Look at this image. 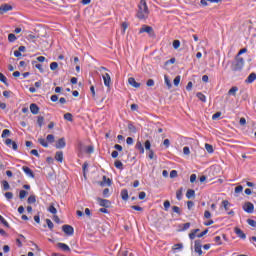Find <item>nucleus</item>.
Instances as JSON below:
<instances>
[{
    "label": "nucleus",
    "mask_w": 256,
    "mask_h": 256,
    "mask_svg": "<svg viewBox=\"0 0 256 256\" xmlns=\"http://www.w3.org/2000/svg\"><path fill=\"white\" fill-rule=\"evenodd\" d=\"M137 7L138 10L136 12V17L139 19V21H147L151 13L149 11V6L147 5V0H140Z\"/></svg>",
    "instance_id": "1"
},
{
    "label": "nucleus",
    "mask_w": 256,
    "mask_h": 256,
    "mask_svg": "<svg viewBox=\"0 0 256 256\" xmlns=\"http://www.w3.org/2000/svg\"><path fill=\"white\" fill-rule=\"evenodd\" d=\"M243 67H245V59L241 56H236L232 64V71H242Z\"/></svg>",
    "instance_id": "2"
},
{
    "label": "nucleus",
    "mask_w": 256,
    "mask_h": 256,
    "mask_svg": "<svg viewBox=\"0 0 256 256\" xmlns=\"http://www.w3.org/2000/svg\"><path fill=\"white\" fill-rule=\"evenodd\" d=\"M203 244H201V240H195L194 241V251L197 253V255L201 256L203 255Z\"/></svg>",
    "instance_id": "3"
},
{
    "label": "nucleus",
    "mask_w": 256,
    "mask_h": 256,
    "mask_svg": "<svg viewBox=\"0 0 256 256\" xmlns=\"http://www.w3.org/2000/svg\"><path fill=\"white\" fill-rule=\"evenodd\" d=\"M62 231L65 233V235H68L69 237H71L75 233V229L73 228V226L67 224L62 226Z\"/></svg>",
    "instance_id": "4"
},
{
    "label": "nucleus",
    "mask_w": 256,
    "mask_h": 256,
    "mask_svg": "<svg viewBox=\"0 0 256 256\" xmlns=\"http://www.w3.org/2000/svg\"><path fill=\"white\" fill-rule=\"evenodd\" d=\"M243 210L246 213H253V211H255V205H253L251 202H246L243 206Z\"/></svg>",
    "instance_id": "5"
},
{
    "label": "nucleus",
    "mask_w": 256,
    "mask_h": 256,
    "mask_svg": "<svg viewBox=\"0 0 256 256\" xmlns=\"http://www.w3.org/2000/svg\"><path fill=\"white\" fill-rule=\"evenodd\" d=\"M97 202L99 203L100 207H105L106 209L111 207V201L107 199L97 198Z\"/></svg>",
    "instance_id": "6"
},
{
    "label": "nucleus",
    "mask_w": 256,
    "mask_h": 256,
    "mask_svg": "<svg viewBox=\"0 0 256 256\" xmlns=\"http://www.w3.org/2000/svg\"><path fill=\"white\" fill-rule=\"evenodd\" d=\"M8 11H13V6L9 4H4L0 6V15L7 13Z\"/></svg>",
    "instance_id": "7"
},
{
    "label": "nucleus",
    "mask_w": 256,
    "mask_h": 256,
    "mask_svg": "<svg viewBox=\"0 0 256 256\" xmlns=\"http://www.w3.org/2000/svg\"><path fill=\"white\" fill-rule=\"evenodd\" d=\"M98 184H99L100 187H106V185L108 187H111V179L107 178V176H103L102 181L98 182Z\"/></svg>",
    "instance_id": "8"
},
{
    "label": "nucleus",
    "mask_w": 256,
    "mask_h": 256,
    "mask_svg": "<svg viewBox=\"0 0 256 256\" xmlns=\"http://www.w3.org/2000/svg\"><path fill=\"white\" fill-rule=\"evenodd\" d=\"M102 78H103L105 87H111V75H109V73H104L102 75Z\"/></svg>",
    "instance_id": "9"
},
{
    "label": "nucleus",
    "mask_w": 256,
    "mask_h": 256,
    "mask_svg": "<svg viewBox=\"0 0 256 256\" xmlns=\"http://www.w3.org/2000/svg\"><path fill=\"white\" fill-rule=\"evenodd\" d=\"M139 33H148V35H151V33H153V27L148 25H142V27L139 30Z\"/></svg>",
    "instance_id": "10"
},
{
    "label": "nucleus",
    "mask_w": 256,
    "mask_h": 256,
    "mask_svg": "<svg viewBox=\"0 0 256 256\" xmlns=\"http://www.w3.org/2000/svg\"><path fill=\"white\" fill-rule=\"evenodd\" d=\"M5 145H7V147H12V149L14 151H17V149H18L17 142H15V141H13V140H11L9 138H7L5 140Z\"/></svg>",
    "instance_id": "11"
},
{
    "label": "nucleus",
    "mask_w": 256,
    "mask_h": 256,
    "mask_svg": "<svg viewBox=\"0 0 256 256\" xmlns=\"http://www.w3.org/2000/svg\"><path fill=\"white\" fill-rule=\"evenodd\" d=\"M22 170L28 177H30L31 179H35V173H33V170H31V168L23 166Z\"/></svg>",
    "instance_id": "12"
},
{
    "label": "nucleus",
    "mask_w": 256,
    "mask_h": 256,
    "mask_svg": "<svg viewBox=\"0 0 256 256\" xmlns=\"http://www.w3.org/2000/svg\"><path fill=\"white\" fill-rule=\"evenodd\" d=\"M67 145V142H65V138H60L57 142H56V149H65Z\"/></svg>",
    "instance_id": "13"
},
{
    "label": "nucleus",
    "mask_w": 256,
    "mask_h": 256,
    "mask_svg": "<svg viewBox=\"0 0 256 256\" xmlns=\"http://www.w3.org/2000/svg\"><path fill=\"white\" fill-rule=\"evenodd\" d=\"M128 83H129V85H131V86L134 87L135 89H139V87H141V83L137 82V81L135 80V78H133V77H130V78L128 79Z\"/></svg>",
    "instance_id": "14"
},
{
    "label": "nucleus",
    "mask_w": 256,
    "mask_h": 256,
    "mask_svg": "<svg viewBox=\"0 0 256 256\" xmlns=\"http://www.w3.org/2000/svg\"><path fill=\"white\" fill-rule=\"evenodd\" d=\"M234 233L240 238V239H247V235L241 230L240 228H235Z\"/></svg>",
    "instance_id": "15"
},
{
    "label": "nucleus",
    "mask_w": 256,
    "mask_h": 256,
    "mask_svg": "<svg viewBox=\"0 0 256 256\" xmlns=\"http://www.w3.org/2000/svg\"><path fill=\"white\" fill-rule=\"evenodd\" d=\"M30 111L32 115H38L39 114V106L37 104L32 103L30 104Z\"/></svg>",
    "instance_id": "16"
},
{
    "label": "nucleus",
    "mask_w": 256,
    "mask_h": 256,
    "mask_svg": "<svg viewBox=\"0 0 256 256\" xmlns=\"http://www.w3.org/2000/svg\"><path fill=\"white\" fill-rule=\"evenodd\" d=\"M199 231H201L199 228L191 230V232L189 233V239L193 241L197 237V235H199Z\"/></svg>",
    "instance_id": "17"
},
{
    "label": "nucleus",
    "mask_w": 256,
    "mask_h": 256,
    "mask_svg": "<svg viewBox=\"0 0 256 256\" xmlns=\"http://www.w3.org/2000/svg\"><path fill=\"white\" fill-rule=\"evenodd\" d=\"M256 81V73H251L247 79L245 80V83L251 84L254 83Z\"/></svg>",
    "instance_id": "18"
},
{
    "label": "nucleus",
    "mask_w": 256,
    "mask_h": 256,
    "mask_svg": "<svg viewBox=\"0 0 256 256\" xmlns=\"http://www.w3.org/2000/svg\"><path fill=\"white\" fill-rule=\"evenodd\" d=\"M55 160L59 163H63V151L56 152Z\"/></svg>",
    "instance_id": "19"
},
{
    "label": "nucleus",
    "mask_w": 256,
    "mask_h": 256,
    "mask_svg": "<svg viewBox=\"0 0 256 256\" xmlns=\"http://www.w3.org/2000/svg\"><path fill=\"white\" fill-rule=\"evenodd\" d=\"M58 247L59 249H62V251H71V248L69 247V245L65 244V243H58Z\"/></svg>",
    "instance_id": "20"
},
{
    "label": "nucleus",
    "mask_w": 256,
    "mask_h": 256,
    "mask_svg": "<svg viewBox=\"0 0 256 256\" xmlns=\"http://www.w3.org/2000/svg\"><path fill=\"white\" fill-rule=\"evenodd\" d=\"M237 91H239V88L237 86H233L229 91L228 95H232L233 97H236Z\"/></svg>",
    "instance_id": "21"
},
{
    "label": "nucleus",
    "mask_w": 256,
    "mask_h": 256,
    "mask_svg": "<svg viewBox=\"0 0 256 256\" xmlns=\"http://www.w3.org/2000/svg\"><path fill=\"white\" fill-rule=\"evenodd\" d=\"M27 203H28L29 205H33L34 203H37V196H35V195H30V196L28 197Z\"/></svg>",
    "instance_id": "22"
},
{
    "label": "nucleus",
    "mask_w": 256,
    "mask_h": 256,
    "mask_svg": "<svg viewBox=\"0 0 256 256\" xmlns=\"http://www.w3.org/2000/svg\"><path fill=\"white\" fill-rule=\"evenodd\" d=\"M121 197L123 201H127V199H129V191H127V189H123L121 191Z\"/></svg>",
    "instance_id": "23"
},
{
    "label": "nucleus",
    "mask_w": 256,
    "mask_h": 256,
    "mask_svg": "<svg viewBox=\"0 0 256 256\" xmlns=\"http://www.w3.org/2000/svg\"><path fill=\"white\" fill-rule=\"evenodd\" d=\"M118 256H133V252H129V250H121L118 252Z\"/></svg>",
    "instance_id": "24"
},
{
    "label": "nucleus",
    "mask_w": 256,
    "mask_h": 256,
    "mask_svg": "<svg viewBox=\"0 0 256 256\" xmlns=\"http://www.w3.org/2000/svg\"><path fill=\"white\" fill-rule=\"evenodd\" d=\"M136 149H137L141 154L145 153V148L143 147V144H142L141 142H139V141L136 143Z\"/></svg>",
    "instance_id": "25"
},
{
    "label": "nucleus",
    "mask_w": 256,
    "mask_h": 256,
    "mask_svg": "<svg viewBox=\"0 0 256 256\" xmlns=\"http://www.w3.org/2000/svg\"><path fill=\"white\" fill-rule=\"evenodd\" d=\"M196 96L198 97V99H199L200 101H202V103H206V102H207V97H206L203 93L198 92V93L196 94Z\"/></svg>",
    "instance_id": "26"
},
{
    "label": "nucleus",
    "mask_w": 256,
    "mask_h": 256,
    "mask_svg": "<svg viewBox=\"0 0 256 256\" xmlns=\"http://www.w3.org/2000/svg\"><path fill=\"white\" fill-rule=\"evenodd\" d=\"M186 197H187V199H191L192 197H195V190H193V189L187 190Z\"/></svg>",
    "instance_id": "27"
},
{
    "label": "nucleus",
    "mask_w": 256,
    "mask_h": 256,
    "mask_svg": "<svg viewBox=\"0 0 256 256\" xmlns=\"http://www.w3.org/2000/svg\"><path fill=\"white\" fill-rule=\"evenodd\" d=\"M38 143H40L42 147H45V148L49 147V143L47 142V140H45V138H39Z\"/></svg>",
    "instance_id": "28"
},
{
    "label": "nucleus",
    "mask_w": 256,
    "mask_h": 256,
    "mask_svg": "<svg viewBox=\"0 0 256 256\" xmlns=\"http://www.w3.org/2000/svg\"><path fill=\"white\" fill-rule=\"evenodd\" d=\"M9 135H11V130H9V129H4V130L2 131L1 137H2V139H5V138L9 137Z\"/></svg>",
    "instance_id": "29"
},
{
    "label": "nucleus",
    "mask_w": 256,
    "mask_h": 256,
    "mask_svg": "<svg viewBox=\"0 0 256 256\" xmlns=\"http://www.w3.org/2000/svg\"><path fill=\"white\" fill-rule=\"evenodd\" d=\"M176 199H178V201H181V199H183V188H180L179 190H177Z\"/></svg>",
    "instance_id": "30"
},
{
    "label": "nucleus",
    "mask_w": 256,
    "mask_h": 256,
    "mask_svg": "<svg viewBox=\"0 0 256 256\" xmlns=\"http://www.w3.org/2000/svg\"><path fill=\"white\" fill-rule=\"evenodd\" d=\"M231 206V203L228 202V200L222 201V207L225 209V211H229V207Z\"/></svg>",
    "instance_id": "31"
},
{
    "label": "nucleus",
    "mask_w": 256,
    "mask_h": 256,
    "mask_svg": "<svg viewBox=\"0 0 256 256\" xmlns=\"http://www.w3.org/2000/svg\"><path fill=\"white\" fill-rule=\"evenodd\" d=\"M27 195H29V192H27L25 190H20L19 199L23 200V199H25V197H27Z\"/></svg>",
    "instance_id": "32"
},
{
    "label": "nucleus",
    "mask_w": 256,
    "mask_h": 256,
    "mask_svg": "<svg viewBox=\"0 0 256 256\" xmlns=\"http://www.w3.org/2000/svg\"><path fill=\"white\" fill-rule=\"evenodd\" d=\"M114 167H116V169H120V170H123V162L119 161V160H116L114 162Z\"/></svg>",
    "instance_id": "33"
},
{
    "label": "nucleus",
    "mask_w": 256,
    "mask_h": 256,
    "mask_svg": "<svg viewBox=\"0 0 256 256\" xmlns=\"http://www.w3.org/2000/svg\"><path fill=\"white\" fill-rule=\"evenodd\" d=\"M8 41L10 43H15V41H17V36H15V34L11 33L8 35Z\"/></svg>",
    "instance_id": "34"
},
{
    "label": "nucleus",
    "mask_w": 256,
    "mask_h": 256,
    "mask_svg": "<svg viewBox=\"0 0 256 256\" xmlns=\"http://www.w3.org/2000/svg\"><path fill=\"white\" fill-rule=\"evenodd\" d=\"M46 141L48 143H55V136H53V134H49L47 137H46Z\"/></svg>",
    "instance_id": "35"
},
{
    "label": "nucleus",
    "mask_w": 256,
    "mask_h": 256,
    "mask_svg": "<svg viewBox=\"0 0 256 256\" xmlns=\"http://www.w3.org/2000/svg\"><path fill=\"white\" fill-rule=\"evenodd\" d=\"M49 213H52V215H57V208L55 206L50 205L48 208Z\"/></svg>",
    "instance_id": "36"
},
{
    "label": "nucleus",
    "mask_w": 256,
    "mask_h": 256,
    "mask_svg": "<svg viewBox=\"0 0 256 256\" xmlns=\"http://www.w3.org/2000/svg\"><path fill=\"white\" fill-rule=\"evenodd\" d=\"M205 149H206V151L208 152V153H213V151H215L214 149H213V145H211V144H205Z\"/></svg>",
    "instance_id": "37"
},
{
    "label": "nucleus",
    "mask_w": 256,
    "mask_h": 256,
    "mask_svg": "<svg viewBox=\"0 0 256 256\" xmlns=\"http://www.w3.org/2000/svg\"><path fill=\"white\" fill-rule=\"evenodd\" d=\"M37 123L39 127H43V123H45V118L43 116H39L37 119Z\"/></svg>",
    "instance_id": "38"
},
{
    "label": "nucleus",
    "mask_w": 256,
    "mask_h": 256,
    "mask_svg": "<svg viewBox=\"0 0 256 256\" xmlns=\"http://www.w3.org/2000/svg\"><path fill=\"white\" fill-rule=\"evenodd\" d=\"M128 129L131 133H137V128L131 123L128 124Z\"/></svg>",
    "instance_id": "39"
},
{
    "label": "nucleus",
    "mask_w": 256,
    "mask_h": 256,
    "mask_svg": "<svg viewBox=\"0 0 256 256\" xmlns=\"http://www.w3.org/2000/svg\"><path fill=\"white\" fill-rule=\"evenodd\" d=\"M180 249H183V244H181V243L175 244V245L172 247V250H173V251H180Z\"/></svg>",
    "instance_id": "40"
},
{
    "label": "nucleus",
    "mask_w": 256,
    "mask_h": 256,
    "mask_svg": "<svg viewBox=\"0 0 256 256\" xmlns=\"http://www.w3.org/2000/svg\"><path fill=\"white\" fill-rule=\"evenodd\" d=\"M0 81H1V83H4V85H9L7 83V77L5 75H3V73H0Z\"/></svg>",
    "instance_id": "41"
},
{
    "label": "nucleus",
    "mask_w": 256,
    "mask_h": 256,
    "mask_svg": "<svg viewBox=\"0 0 256 256\" xmlns=\"http://www.w3.org/2000/svg\"><path fill=\"white\" fill-rule=\"evenodd\" d=\"M2 184H3V189H4V191H9V189H10V185H9V182H7V180H4L3 182H2Z\"/></svg>",
    "instance_id": "42"
},
{
    "label": "nucleus",
    "mask_w": 256,
    "mask_h": 256,
    "mask_svg": "<svg viewBox=\"0 0 256 256\" xmlns=\"http://www.w3.org/2000/svg\"><path fill=\"white\" fill-rule=\"evenodd\" d=\"M64 119L66 121H73V114H71V113L64 114Z\"/></svg>",
    "instance_id": "43"
},
{
    "label": "nucleus",
    "mask_w": 256,
    "mask_h": 256,
    "mask_svg": "<svg viewBox=\"0 0 256 256\" xmlns=\"http://www.w3.org/2000/svg\"><path fill=\"white\" fill-rule=\"evenodd\" d=\"M179 83H181V76L178 75L174 78L175 87H179Z\"/></svg>",
    "instance_id": "44"
},
{
    "label": "nucleus",
    "mask_w": 256,
    "mask_h": 256,
    "mask_svg": "<svg viewBox=\"0 0 256 256\" xmlns=\"http://www.w3.org/2000/svg\"><path fill=\"white\" fill-rule=\"evenodd\" d=\"M164 81L168 87V89H171L172 85H171V80H169L168 76H164Z\"/></svg>",
    "instance_id": "45"
},
{
    "label": "nucleus",
    "mask_w": 256,
    "mask_h": 256,
    "mask_svg": "<svg viewBox=\"0 0 256 256\" xmlns=\"http://www.w3.org/2000/svg\"><path fill=\"white\" fill-rule=\"evenodd\" d=\"M207 233H209V229H205L201 233L197 234L198 239H201V237H205V235H207Z\"/></svg>",
    "instance_id": "46"
},
{
    "label": "nucleus",
    "mask_w": 256,
    "mask_h": 256,
    "mask_svg": "<svg viewBox=\"0 0 256 256\" xmlns=\"http://www.w3.org/2000/svg\"><path fill=\"white\" fill-rule=\"evenodd\" d=\"M144 145L146 151H151V141L146 140Z\"/></svg>",
    "instance_id": "47"
},
{
    "label": "nucleus",
    "mask_w": 256,
    "mask_h": 256,
    "mask_svg": "<svg viewBox=\"0 0 256 256\" xmlns=\"http://www.w3.org/2000/svg\"><path fill=\"white\" fill-rule=\"evenodd\" d=\"M173 47H174L175 49H179V47H181V41H179V40H174V41H173Z\"/></svg>",
    "instance_id": "48"
},
{
    "label": "nucleus",
    "mask_w": 256,
    "mask_h": 256,
    "mask_svg": "<svg viewBox=\"0 0 256 256\" xmlns=\"http://www.w3.org/2000/svg\"><path fill=\"white\" fill-rule=\"evenodd\" d=\"M57 67H59V64L57 62H52L50 64L51 71H55L57 69Z\"/></svg>",
    "instance_id": "49"
},
{
    "label": "nucleus",
    "mask_w": 256,
    "mask_h": 256,
    "mask_svg": "<svg viewBox=\"0 0 256 256\" xmlns=\"http://www.w3.org/2000/svg\"><path fill=\"white\" fill-rule=\"evenodd\" d=\"M169 207H171V202L169 200L164 201V210L169 211Z\"/></svg>",
    "instance_id": "50"
},
{
    "label": "nucleus",
    "mask_w": 256,
    "mask_h": 256,
    "mask_svg": "<svg viewBox=\"0 0 256 256\" xmlns=\"http://www.w3.org/2000/svg\"><path fill=\"white\" fill-rule=\"evenodd\" d=\"M172 211L174 213H177V215H181V208H179L178 206H173Z\"/></svg>",
    "instance_id": "51"
},
{
    "label": "nucleus",
    "mask_w": 256,
    "mask_h": 256,
    "mask_svg": "<svg viewBox=\"0 0 256 256\" xmlns=\"http://www.w3.org/2000/svg\"><path fill=\"white\" fill-rule=\"evenodd\" d=\"M147 87H154L155 86V80L154 79H149L146 82Z\"/></svg>",
    "instance_id": "52"
},
{
    "label": "nucleus",
    "mask_w": 256,
    "mask_h": 256,
    "mask_svg": "<svg viewBox=\"0 0 256 256\" xmlns=\"http://www.w3.org/2000/svg\"><path fill=\"white\" fill-rule=\"evenodd\" d=\"M4 195L8 201H11V199H13V192H6Z\"/></svg>",
    "instance_id": "53"
},
{
    "label": "nucleus",
    "mask_w": 256,
    "mask_h": 256,
    "mask_svg": "<svg viewBox=\"0 0 256 256\" xmlns=\"http://www.w3.org/2000/svg\"><path fill=\"white\" fill-rule=\"evenodd\" d=\"M0 221L2 225H5V227H9V222H7V220H5L3 216H0Z\"/></svg>",
    "instance_id": "54"
},
{
    "label": "nucleus",
    "mask_w": 256,
    "mask_h": 256,
    "mask_svg": "<svg viewBox=\"0 0 256 256\" xmlns=\"http://www.w3.org/2000/svg\"><path fill=\"white\" fill-rule=\"evenodd\" d=\"M247 223L250 225V227H256V221L253 219H248Z\"/></svg>",
    "instance_id": "55"
},
{
    "label": "nucleus",
    "mask_w": 256,
    "mask_h": 256,
    "mask_svg": "<svg viewBox=\"0 0 256 256\" xmlns=\"http://www.w3.org/2000/svg\"><path fill=\"white\" fill-rule=\"evenodd\" d=\"M46 224L48 225V228L49 229H53L54 225H53V222L51 221V219H46Z\"/></svg>",
    "instance_id": "56"
},
{
    "label": "nucleus",
    "mask_w": 256,
    "mask_h": 256,
    "mask_svg": "<svg viewBox=\"0 0 256 256\" xmlns=\"http://www.w3.org/2000/svg\"><path fill=\"white\" fill-rule=\"evenodd\" d=\"M215 243H217V245H223V242H221V236H216L214 238Z\"/></svg>",
    "instance_id": "57"
},
{
    "label": "nucleus",
    "mask_w": 256,
    "mask_h": 256,
    "mask_svg": "<svg viewBox=\"0 0 256 256\" xmlns=\"http://www.w3.org/2000/svg\"><path fill=\"white\" fill-rule=\"evenodd\" d=\"M190 227H191V223L187 222L183 224V228L181 229V231H187V229H189Z\"/></svg>",
    "instance_id": "58"
},
{
    "label": "nucleus",
    "mask_w": 256,
    "mask_h": 256,
    "mask_svg": "<svg viewBox=\"0 0 256 256\" xmlns=\"http://www.w3.org/2000/svg\"><path fill=\"white\" fill-rule=\"evenodd\" d=\"M183 153H184V155H190L191 150L189 149V147L185 146V147L183 148Z\"/></svg>",
    "instance_id": "59"
},
{
    "label": "nucleus",
    "mask_w": 256,
    "mask_h": 256,
    "mask_svg": "<svg viewBox=\"0 0 256 256\" xmlns=\"http://www.w3.org/2000/svg\"><path fill=\"white\" fill-rule=\"evenodd\" d=\"M30 154H31V155H34V157H40L39 151H37V150H35V149L31 150V151H30Z\"/></svg>",
    "instance_id": "60"
},
{
    "label": "nucleus",
    "mask_w": 256,
    "mask_h": 256,
    "mask_svg": "<svg viewBox=\"0 0 256 256\" xmlns=\"http://www.w3.org/2000/svg\"><path fill=\"white\" fill-rule=\"evenodd\" d=\"M243 192V186L239 185L235 188V193H242Z\"/></svg>",
    "instance_id": "61"
},
{
    "label": "nucleus",
    "mask_w": 256,
    "mask_h": 256,
    "mask_svg": "<svg viewBox=\"0 0 256 256\" xmlns=\"http://www.w3.org/2000/svg\"><path fill=\"white\" fill-rule=\"evenodd\" d=\"M170 177H171V179H175V177H177V170H172L170 172Z\"/></svg>",
    "instance_id": "62"
},
{
    "label": "nucleus",
    "mask_w": 256,
    "mask_h": 256,
    "mask_svg": "<svg viewBox=\"0 0 256 256\" xmlns=\"http://www.w3.org/2000/svg\"><path fill=\"white\" fill-rule=\"evenodd\" d=\"M131 209H134V211H143V208L137 205L131 206Z\"/></svg>",
    "instance_id": "63"
},
{
    "label": "nucleus",
    "mask_w": 256,
    "mask_h": 256,
    "mask_svg": "<svg viewBox=\"0 0 256 256\" xmlns=\"http://www.w3.org/2000/svg\"><path fill=\"white\" fill-rule=\"evenodd\" d=\"M103 197H109V188L103 190Z\"/></svg>",
    "instance_id": "64"
}]
</instances>
